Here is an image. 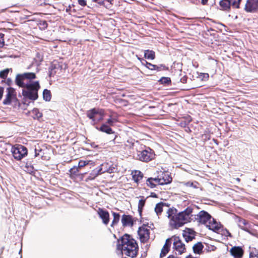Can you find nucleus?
<instances>
[{
  "instance_id": "obj_1",
  "label": "nucleus",
  "mask_w": 258,
  "mask_h": 258,
  "mask_svg": "<svg viewBox=\"0 0 258 258\" xmlns=\"http://www.w3.org/2000/svg\"><path fill=\"white\" fill-rule=\"evenodd\" d=\"M36 78V74L31 72L18 74L16 76V84L23 88L22 92L23 96L22 103L26 106L30 103L28 100L35 101L38 98V91L40 86L38 81H33Z\"/></svg>"
},
{
  "instance_id": "obj_2",
  "label": "nucleus",
  "mask_w": 258,
  "mask_h": 258,
  "mask_svg": "<svg viewBox=\"0 0 258 258\" xmlns=\"http://www.w3.org/2000/svg\"><path fill=\"white\" fill-rule=\"evenodd\" d=\"M194 206H189L184 211L177 214L176 209L172 207L169 208L167 211L168 218L170 219L169 225L172 228L177 229L183 226L185 223L195 221L196 214Z\"/></svg>"
},
{
  "instance_id": "obj_3",
  "label": "nucleus",
  "mask_w": 258,
  "mask_h": 258,
  "mask_svg": "<svg viewBox=\"0 0 258 258\" xmlns=\"http://www.w3.org/2000/svg\"><path fill=\"white\" fill-rule=\"evenodd\" d=\"M117 247L122 253L131 257H134L137 254L138 244L136 241L128 234H124L118 240Z\"/></svg>"
},
{
  "instance_id": "obj_4",
  "label": "nucleus",
  "mask_w": 258,
  "mask_h": 258,
  "mask_svg": "<svg viewBox=\"0 0 258 258\" xmlns=\"http://www.w3.org/2000/svg\"><path fill=\"white\" fill-rule=\"evenodd\" d=\"M199 223L204 224L210 230L217 232L220 228L219 224L207 212L201 211L194 217Z\"/></svg>"
},
{
  "instance_id": "obj_5",
  "label": "nucleus",
  "mask_w": 258,
  "mask_h": 258,
  "mask_svg": "<svg viewBox=\"0 0 258 258\" xmlns=\"http://www.w3.org/2000/svg\"><path fill=\"white\" fill-rule=\"evenodd\" d=\"M162 177H155V178H149L147 180V184L151 188L155 187L156 185H164L170 183L172 181V178L169 176Z\"/></svg>"
},
{
  "instance_id": "obj_6",
  "label": "nucleus",
  "mask_w": 258,
  "mask_h": 258,
  "mask_svg": "<svg viewBox=\"0 0 258 258\" xmlns=\"http://www.w3.org/2000/svg\"><path fill=\"white\" fill-rule=\"evenodd\" d=\"M241 2V0H221L219 2L220 10L229 12L231 7L235 9H239Z\"/></svg>"
},
{
  "instance_id": "obj_7",
  "label": "nucleus",
  "mask_w": 258,
  "mask_h": 258,
  "mask_svg": "<svg viewBox=\"0 0 258 258\" xmlns=\"http://www.w3.org/2000/svg\"><path fill=\"white\" fill-rule=\"evenodd\" d=\"M27 152V148L21 145H17L12 148L13 157L17 160H20L26 156Z\"/></svg>"
},
{
  "instance_id": "obj_8",
  "label": "nucleus",
  "mask_w": 258,
  "mask_h": 258,
  "mask_svg": "<svg viewBox=\"0 0 258 258\" xmlns=\"http://www.w3.org/2000/svg\"><path fill=\"white\" fill-rule=\"evenodd\" d=\"M86 114L87 116L92 120V121L94 124L97 121L102 120L103 115L102 109H97L95 108L88 110Z\"/></svg>"
},
{
  "instance_id": "obj_9",
  "label": "nucleus",
  "mask_w": 258,
  "mask_h": 258,
  "mask_svg": "<svg viewBox=\"0 0 258 258\" xmlns=\"http://www.w3.org/2000/svg\"><path fill=\"white\" fill-rule=\"evenodd\" d=\"M154 154L152 150L150 148L138 151L137 158L143 162H149L154 157Z\"/></svg>"
},
{
  "instance_id": "obj_10",
  "label": "nucleus",
  "mask_w": 258,
  "mask_h": 258,
  "mask_svg": "<svg viewBox=\"0 0 258 258\" xmlns=\"http://www.w3.org/2000/svg\"><path fill=\"white\" fill-rule=\"evenodd\" d=\"M173 238V248L177 252L178 254H181L185 252V247L184 244L181 241L180 238L178 236H174Z\"/></svg>"
},
{
  "instance_id": "obj_11",
  "label": "nucleus",
  "mask_w": 258,
  "mask_h": 258,
  "mask_svg": "<svg viewBox=\"0 0 258 258\" xmlns=\"http://www.w3.org/2000/svg\"><path fill=\"white\" fill-rule=\"evenodd\" d=\"M13 99L17 100L16 97L15 90L12 87L8 88L6 98L3 100V104L5 105H10Z\"/></svg>"
},
{
  "instance_id": "obj_12",
  "label": "nucleus",
  "mask_w": 258,
  "mask_h": 258,
  "mask_svg": "<svg viewBox=\"0 0 258 258\" xmlns=\"http://www.w3.org/2000/svg\"><path fill=\"white\" fill-rule=\"evenodd\" d=\"M258 9V0H247L244 10L248 13L255 12Z\"/></svg>"
},
{
  "instance_id": "obj_13",
  "label": "nucleus",
  "mask_w": 258,
  "mask_h": 258,
  "mask_svg": "<svg viewBox=\"0 0 258 258\" xmlns=\"http://www.w3.org/2000/svg\"><path fill=\"white\" fill-rule=\"evenodd\" d=\"M138 235L141 242H146L149 238L150 230L145 227H141L139 228Z\"/></svg>"
},
{
  "instance_id": "obj_14",
  "label": "nucleus",
  "mask_w": 258,
  "mask_h": 258,
  "mask_svg": "<svg viewBox=\"0 0 258 258\" xmlns=\"http://www.w3.org/2000/svg\"><path fill=\"white\" fill-rule=\"evenodd\" d=\"M97 214L101 219L103 223L105 225H107L109 222V214L108 212L104 209L99 208L97 210Z\"/></svg>"
},
{
  "instance_id": "obj_15",
  "label": "nucleus",
  "mask_w": 258,
  "mask_h": 258,
  "mask_svg": "<svg viewBox=\"0 0 258 258\" xmlns=\"http://www.w3.org/2000/svg\"><path fill=\"white\" fill-rule=\"evenodd\" d=\"M230 254L234 258H242L244 251L241 246H233L230 250Z\"/></svg>"
},
{
  "instance_id": "obj_16",
  "label": "nucleus",
  "mask_w": 258,
  "mask_h": 258,
  "mask_svg": "<svg viewBox=\"0 0 258 258\" xmlns=\"http://www.w3.org/2000/svg\"><path fill=\"white\" fill-rule=\"evenodd\" d=\"M238 227L242 230L249 232V225L248 222L245 219L240 217H236Z\"/></svg>"
},
{
  "instance_id": "obj_17",
  "label": "nucleus",
  "mask_w": 258,
  "mask_h": 258,
  "mask_svg": "<svg viewBox=\"0 0 258 258\" xmlns=\"http://www.w3.org/2000/svg\"><path fill=\"white\" fill-rule=\"evenodd\" d=\"M194 232V230L189 228H187L183 231L182 236L186 242L190 241L195 238Z\"/></svg>"
},
{
  "instance_id": "obj_18",
  "label": "nucleus",
  "mask_w": 258,
  "mask_h": 258,
  "mask_svg": "<svg viewBox=\"0 0 258 258\" xmlns=\"http://www.w3.org/2000/svg\"><path fill=\"white\" fill-rule=\"evenodd\" d=\"M121 221L123 226H132L133 225V220L131 215H123Z\"/></svg>"
},
{
  "instance_id": "obj_19",
  "label": "nucleus",
  "mask_w": 258,
  "mask_h": 258,
  "mask_svg": "<svg viewBox=\"0 0 258 258\" xmlns=\"http://www.w3.org/2000/svg\"><path fill=\"white\" fill-rule=\"evenodd\" d=\"M101 170V169L98 168L94 169L89 174L87 179L89 180H92L94 179L99 175L102 174Z\"/></svg>"
},
{
  "instance_id": "obj_20",
  "label": "nucleus",
  "mask_w": 258,
  "mask_h": 258,
  "mask_svg": "<svg viewBox=\"0 0 258 258\" xmlns=\"http://www.w3.org/2000/svg\"><path fill=\"white\" fill-rule=\"evenodd\" d=\"M164 207H168L167 205L163 202H160L156 204L155 208V212L159 217L163 212Z\"/></svg>"
},
{
  "instance_id": "obj_21",
  "label": "nucleus",
  "mask_w": 258,
  "mask_h": 258,
  "mask_svg": "<svg viewBox=\"0 0 258 258\" xmlns=\"http://www.w3.org/2000/svg\"><path fill=\"white\" fill-rule=\"evenodd\" d=\"M96 128L99 131L105 133L107 134H111L114 133V132L112 131L111 128L106 124H102V125L99 128L96 127Z\"/></svg>"
},
{
  "instance_id": "obj_22",
  "label": "nucleus",
  "mask_w": 258,
  "mask_h": 258,
  "mask_svg": "<svg viewBox=\"0 0 258 258\" xmlns=\"http://www.w3.org/2000/svg\"><path fill=\"white\" fill-rule=\"evenodd\" d=\"M203 247L204 246L202 242H199L197 243L192 246L194 252L197 254H200L202 252Z\"/></svg>"
},
{
  "instance_id": "obj_23",
  "label": "nucleus",
  "mask_w": 258,
  "mask_h": 258,
  "mask_svg": "<svg viewBox=\"0 0 258 258\" xmlns=\"http://www.w3.org/2000/svg\"><path fill=\"white\" fill-rule=\"evenodd\" d=\"M144 57L148 59L153 60L155 58V53L151 50H146L144 52Z\"/></svg>"
},
{
  "instance_id": "obj_24",
  "label": "nucleus",
  "mask_w": 258,
  "mask_h": 258,
  "mask_svg": "<svg viewBox=\"0 0 258 258\" xmlns=\"http://www.w3.org/2000/svg\"><path fill=\"white\" fill-rule=\"evenodd\" d=\"M112 215L113 216V219L112 221V223L111 224V226L113 227L115 225H116L119 222L120 219V215L118 213L115 212H112Z\"/></svg>"
},
{
  "instance_id": "obj_25",
  "label": "nucleus",
  "mask_w": 258,
  "mask_h": 258,
  "mask_svg": "<svg viewBox=\"0 0 258 258\" xmlns=\"http://www.w3.org/2000/svg\"><path fill=\"white\" fill-rule=\"evenodd\" d=\"M143 177V174L139 171H136L133 175V179L136 182H138Z\"/></svg>"
},
{
  "instance_id": "obj_26",
  "label": "nucleus",
  "mask_w": 258,
  "mask_h": 258,
  "mask_svg": "<svg viewBox=\"0 0 258 258\" xmlns=\"http://www.w3.org/2000/svg\"><path fill=\"white\" fill-rule=\"evenodd\" d=\"M43 98L46 101H49L51 98L50 91L46 89H44L43 92Z\"/></svg>"
},
{
  "instance_id": "obj_27",
  "label": "nucleus",
  "mask_w": 258,
  "mask_h": 258,
  "mask_svg": "<svg viewBox=\"0 0 258 258\" xmlns=\"http://www.w3.org/2000/svg\"><path fill=\"white\" fill-rule=\"evenodd\" d=\"M139 59L141 60V63L143 66H145L147 68L149 69L150 70L153 71V68L155 67V64H153L150 62H148L144 59H141L139 58Z\"/></svg>"
},
{
  "instance_id": "obj_28",
  "label": "nucleus",
  "mask_w": 258,
  "mask_h": 258,
  "mask_svg": "<svg viewBox=\"0 0 258 258\" xmlns=\"http://www.w3.org/2000/svg\"><path fill=\"white\" fill-rule=\"evenodd\" d=\"M10 71H12V69H6L3 71H0V78L2 79H6Z\"/></svg>"
},
{
  "instance_id": "obj_29",
  "label": "nucleus",
  "mask_w": 258,
  "mask_h": 258,
  "mask_svg": "<svg viewBox=\"0 0 258 258\" xmlns=\"http://www.w3.org/2000/svg\"><path fill=\"white\" fill-rule=\"evenodd\" d=\"M146 199H142L139 200L138 203V211L140 214H141L143 209L145 206Z\"/></svg>"
},
{
  "instance_id": "obj_30",
  "label": "nucleus",
  "mask_w": 258,
  "mask_h": 258,
  "mask_svg": "<svg viewBox=\"0 0 258 258\" xmlns=\"http://www.w3.org/2000/svg\"><path fill=\"white\" fill-rule=\"evenodd\" d=\"M32 114L34 115V118H39L42 116V114L41 113L38 108H34L32 110Z\"/></svg>"
},
{
  "instance_id": "obj_31",
  "label": "nucleus",
  "mask_w": 258,
  "mask_h": 258,
  "mask_svg": "<svg viewBox=\"0 0 258 258\" xmlns=\"http://www.w3.org/2000/svg\"><path fill=\"white\" fill-rule=\"evenodd\" d=\"M159 82L162 84L168 85V84H169L170 83H171V79L169 77H164L161 78L160 79Z\"/></svg>"
},
{
  "instance_id": "obj_32",
  "label": "nucleus",
  "mask_w": 258,
  "mask_h": 258,
  "mask_svg": "<svg viewBox=\"0 0 258 258\" xmlns=\"http://www.w3.org/2000/svg\"><path fill=\"white\" fill-rule=\"evenodd\" d=\"M102 174L105 172H108L109 173H112L114 172V168L110 167L109 165L107 168H101Z\"/></svg>"
},
{
  "instance_id": "obj_33",
  "label": "nucleus",
  "mask_w": 258,
  "mask_h": 258,
  "mask_svg": "<svg viewBox=\"0 0 258 258\" xmlns=\"http://www.w3.org/2000/svg\"><path fill=\"white\" fill-rule=\"evenodd\" d=\"M79 169H80V168L78 166V167H76V166L73 167L70 170L71 174L77 175L78 174V173L79 171Z\"/></svg>"
},
{
  "instance_id": "obj_34",
  "label": "nucleus",
  "mask_w": 258,
  "mask_h": 258,
  "mask_svg": "<svg viewBox=\"0 0 258 258\" xmlns=\"http://www.w3.org/2000/svg\"><path fill=\"white\" fill-rule=\"evenodd\" d=\"M155 68H153V71L156 70L157 71H160L162 70H166L167 68L163 64H160L159 66L155 65Z\"/></svg>"
},
{
  "instance_id": "obj_35",
  "label": "nucleus",
  "mask_w": 258,
  "mask_h": 258,
  "mask_svg": "<svg viewBox=\"0 0 258 258\" xmlns=\"http://www.w3.org/2000/svg\"><path fill=\"white\" fill-rule=\"evenodd\" d=\"M89 161L88 160H80L78 163V167L81 168L89 164Z\"/></svg>"
},
{
  "instance_id": "obj_36",
  "label": "nucleus",
  "mask_w": 258,
  "mask_h": 258,
  "mask_svg": "<svg viewBox=\"0 0 258 258\" xmlns=\"http://www.w3.org/2000/svg\"><path fill=\"white\" fill-rule=\"evenodd\" d=\"M168 247H165L163 246L160 253V257L165 256L166 254L168 253Z\"/></svg>"
},
{
  "instance_id": "obj_37",
  "label": "nucleus",
  "mask_w": 258,
  "mask_h": 258,
  "mask_svg": "<svg viewBox=\"0 0 258 258\" xmlns=\"http://www.w3.org/2000/svg\"><path fill=\"white\" fill-rule=\"evenodd\" d=\"M180 76H181L180 78V82L184 84L187 82V77L186 75H183L182 76L181 72L180 71Z\"/></svg>"
},
{
  "instance_id": "obj_38",
  "label": "nucleus",
  "mask_w": 258,
  "mask_h": 258,
  "mask_svg": "<svg viewBox=\"0 0 258 258\" xmlns=\"http://www.w3.org/2000/svg\"><path fill=\"white\" fill-rule=\"evenodd\" d=\"M4 34L0 33V48L3 47L5 44Z\"/></svg>"
},
{
  "instance_id": "obj_39",
  "label": "nucleus",
  "mask_w": 258,
  "mask_h": 258,
  "mask_svg": "<svg viewBox=\"0 0 258 258\" xmlns=\"http://www.w3.org/2000/svg\"><path fill=\"white\" fill-rule=\"evenodd\" d=\"M172 239H173V237L171 238L167 239L166 240V242L164 245V247H168V249H169V247L171 244Z\"/></svg>"
},
{
  "instance_id": "obj_40",
  "label": "nucleus",
  "mask_w": 258,
  "mask_h": 258,
  "mask_svg": "<svg viewBox=\"0 0 258 258\" xmlns=\"http://www.w3.org/2000/svg\"><path fill=\"white\" fill-rule=\"evenodd\" d=\"M249 258H258V251H250L249 253Z\"/></svg>"
},
{
  "instance_id": "obj_41",
  "label": "nucleus",
  "mask_w": 258,
  "mask_h": 258,
  "mask_svg": "<svg viewBox=\"0 0 258 258\" xmlns=\"http://www.w3.org/2000/svg\"><path fill=\"white\" fill-rule=\"evenodd\" d=\"M222 234L224 235V236H226V237H232L231 234L226 229L222 230Z\"/></svg>"
},
{
  "instance_id": "obj_42",
  "label": "nucleus",
  "mask_w": 258,
  "mask_h": 258,
  "mask_svg": "<svg viewBox=\"0 0 258 258\" xmlns=\"http://www.w3.org/2000/svg\"><path fill=\"white\" fill-rule=\"evenodd\" d=\"M197 182L195 183L194 182H187L186 183V185L187 186L193 187L195 188H198V187L197 186Z\"/></svg>"
},
{
  "instance_id": "obj_43",
  "label": "nucleus",
  "mask_w": 258,
  "mask_h": 258,
  "mask_svg": "<svg viewBox=\"0 0 258 258\" xmlns=\"http://www.w3.org/2000/svg\"><path fill=\"white\" fill-rule=\"evenodd\" d=\"M200 77L202 78V80H206L209 78V74L207 73H201Z\"/></svg>"
},
{
  "instance_id": "obj_44",
  "label": "nucleus",
  "mask_w": 258,
  "mask_h": 258,
  "mask_svg": "<svg viewBox=\"0 0 258 258\" xmlns=\"http://www.w3.org/2000/svg\"><path fill=\"white\" fill-rule=\"evenodd\" d=\"M115 120L111 118H109L107 120V123H108L110 125H112L113 123L115 122Z\"/></svg>"
},
{
  "instance_id": "obj_45",
  "label": "nucleus",
  "mask_w": 258,
  "mask_h": 258,
  "mask_svg": "<svg viewBox=\"0 0 258 258\" xmlns=\"http://www.w3.org/2000/svg\"><path fill=\"white\" fill-rule=\"evenodd\" d=\"M78 3L82 7L86 5V2L85 0H78Z\"/></svg>"
},
{
  "instance_id": "obj_46",
  "label": "nucleus",
  "mask_w": 258,
  "mask_h": 258,
  "mask_svg": "<svg viewBox=\"0 0 258 258\" xmlns=\"http://www.w3.org/2000/svg\"><path fill=\"white\" fill-rule=\"evenodd\" d=\"M108 166V164L107 163H102L98 168H107Z\"/></svg>"
},
{
  "instance_id": "obj_47",
  "label": "nucleus",
  "mask_w": 258,
  "mask_h": 258,
  "mask_svg": "<svg viewBox=\"0 0 258 258\" xmlns=\"http://www.w3.org/2000/svg\"><path fill=\"white\" fill-rule=\"evenodd\" d=\"M26 167L27 168H28V170L30 172H32L33 171V170H34V168H33V167L32 166H29L28 165V164L27 163L26 164Z\"/></svg>"
},
{
  "instance_id": "obj_48",
  "label": "nucleus",
  "mask_w": 258,
  "mask_h": 258,
  "mask_svg": "<svg viewBox=\"0 0 258 258\" xmlns=\"http://www.w3.org/2000/svg\"><path fill=\"white\" fill-rule=\"evenodd\" d=\"M4 93V88L0 87V100L2 98Z\"/></svg>"
},
{
  "instance_id": "obj_49",
  "label": "nucleus",
  "mask_w": 258,
  "mask_h": 258,
  "mask_svg": "<svg viewBox=\"0 0 258 258\" xmlns=\"http://www.w3.org/2000/svg\"><path fill=\"white\" fill-rule=\"evenodd\" d=\"M126 146H128L130 148L132 147L134 145V143L127 141L126 144Z\"/></svg>"
},
{
  "instance_id": "obj_50",
  "label": "nucleus",
  "mask_w": 258,
  "mask_h": 258,
  "mask_svg": "<svg viewBox=\"0 0 258 258\" xmlns=\"http://www.w3.org/2000/svg\"><path fill=\"white\" fill-rule=\"evenodd\" d=\"M12 80L10 78H8L7 80V83L8 85H11V83H12Z\"/></svg>"
},
{
  "instance_id": "obj_51",
  "label": "nucleus",
  "mask_w": 258,
  "mask_h": 258,
  "mask_svg": "<svg viewBox=\"0 0 258 258\" xmlns=\"http://www.w3.org/2000/svg\"><path fill=\"white\" fill-rule=\"evenodd\" d=\"M91 146L92 147L96 148L98 147V145H96L95 143H92L91 144Z\"/></svg>"
},
{
  "instance_id": "obj_52",
  "label": "nucleus",
  "mask_w": 258,
  "mask_h": 258,
  "mask_svg": "<svg viewBox=\"0 0 258 258\" xmlns=\"http://www.w3.org/2000/svg\"><path fill=\"white\" fill-rule=\"evenodd\" d=\"M208 0H202L201 3L203 5H205L207 4Z\"/></svg>"
},
{
  "instance_id": "obj_53",
  "label": "nucleus",
  "mask_w": 258,
  "mask_h": 258,
  "mask_svg": "<svg viewBox=\"0 0 258 258\" xmlns=\"http://www.w3.org/2000/svg\"><path fill=\"white\" fill-rule=\"evenodd\" d=\"M186 258H196V257H194V256H192L190 254V255L187 256L186 257Z\"/></svg>"
},
{
  "instance_id": "obj_54",
  "label": "nucleus",
  "mask_w": 258,
  "mask_h": 258,
  "mask_svg": "<svg viewBox=\"0 0 258 258\" xmlns=\"http://www.w3.org/2000/svg\"><path fill=\"white\" fill-rule=\"evenodd\" d=\"M35 156L37 157L38 156V152H37V150L36 149L35 150Z\"/></svg>"
},
{
  "instance_id": "obj_55",
  "label": "nucleus",
  "mask_w": 258,
  "mask_h": 258,
  "mask_svg": "<svg viewBox=\"0 0 258 258\" xmlns=\"http://www.w3.org/2000/svg\"><path fill=\"white\" fill-rule=\"evenodd\" d=\"M236 179L237 180V181H240V179L238 178H237Z\"/></svg>"
},
{
  "instance_id": "obj_56",
  "label": "nucleus",
  "mask_w": 258,
  "mask_h": 258,
  "mask_svg": "<svg viewBox=\"0 0 258 258\" xmlns=\"http://www.w3.org/2000/svg\"><path fill=\"white\" fill-rule=\"evenodd\" d=\"M47 5V4L45 3H44V5Z\"/></svg>"
}]
</instances>
